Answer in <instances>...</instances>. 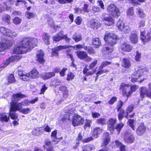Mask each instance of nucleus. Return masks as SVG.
<instances>
[{
    "instance_id": "obj_1",
    "label": "nucleus",
    "mask_w": 151,
    "mask_h": 151,
    "mask_svg": "<svg viewBox=\"0 0 151 151\" xmlns=\"http://www.w3.org/2000/svg\"><path fill=\"white\" fill-rule=\"evenodd\" d=\"M37 42V40L36 38L24 37L20 42V45L14 48L13 52L17 54L27 52L29 49L34 47L36 46Z\"/></svg>"
},
{
    "instance_id": "obj_2",
    "label": "nucleus",
    "mask_w": 151,
    "mask_h": 151,
    "mask_svg": "<svg viewBox=\"0 0 151 151\" xmlns=\"http://www.w3.org/2000/svg\"><path fill=\"white\" fill-rule=\"evenodd\" d=\"M104 39L106 44V45L107 46H105V48L106 51H109L106 53H109L113 51L112 46L116 43L117 37L114 34L106 31L105 33Z\"/></svg>"
},
{
    "instance_id": "obj_3",
    "label": "nucleus",
    "mask_w": 151,
    "mask_h": 151,
    "mask_svg": "<svg viewBox=\"0 0 151 151\" xmlns=\"http://www.w3.org/2000/svg\"><path fill=\"white\" fill-rule=\"evenodd\" d=\"M26 95L22 93L21 92L14 94L12 97L14 99V100H13L11 103V107L10 109H11L12 111H20L22 109L21 108L23 107L20 103L17 104V102L15 101V100H18L19 98H23L26 97Z\"/></svg>"
},
{
    "instance_id": "obj_4",
    "label": "nucleus",
    "mask_w": 151,
    "mask_h": 151,
    "mask_svg": "<svg viewBox=\"0 0 151 151\" xmlns=\"http://www.w3.org/2000/svg\"><path fill=\"white\" fill-rule=\"evenodd\" d=\"M97 60H95L92 63L89 65V69H88L86 66L84 68L83 70V73L86 76H91L96 72L95 69L92 70L90 71V70L94 68L97 64Z\"/></svg>"
},
{
    "instance_id": "obj_5",
    "label": "nucleus",
    "mask_w": 151,
    "mask_h": 151,
    "mask_svg": "<svg viewBox=\"0 0 151 151\" xmlns=\"http://www.w3.org/2000/svg\"><path fill=\"white\" fill-rule=\"evenodd\" d=\"M84 119L81 116L79 115L75 114L72 119V124L74 127L78 125H81L84 123Z\"/></svg>"
},
{
    "instance_id": "obj_6",
    "label": "nucleus",
    "mask_w": 151,
    "mask_h": 151,
    "mask_svg": "<svg viewBox=\"0 0 151 151\" xmlns=\"http://www.w3.org/2000/svg\"><path fill=\"white\" fill-rule=\"evenodd\" d=\"M12 44V42L9 40L4 38L0 40V52L3 51L4 49L8 48Z\"/></svg>"
},
{
    "instance_id": "obj_7",
    "label": "nucleus",
    "mask_w": 151,
    "mask_h": 151,
    "mask_svg": "<svg viewBox=\"0 0 151 151\" xmlns=\"http://www.w3.org/2000/svg\"><path fill=\"white\" fill-rule=\"evenodd\" d=\"M107 11L110 14L113 16H118L120 12L116 6L113 4H111L107 8Z\"/></svg>"
},
{
    "instance_id": "obj_8",
    "label": "nucleus",
    "mask_w": 151,
    "mask_h": 151,
    "mask_svg": "<svg viewBox=\"0 0 151 151\" xmlns=\"http://www.w3.org/2000/svg\"><path fill=\"white\" fill-rule=\"evenodd\" d=\"M145 70L144 69H140L135 71L132 76L131 81L133 83L138 81V78L143 75Z\"/></svg>"
},
{
    "instance_id": "obj_9",
    "label": "nucleus",
    "mask_w": 151,
    "mask_h": 151,
    "mask_svg": "<svg viewBox=\"0 0 151 151\" xmlns=\"http://www.w3.org/2000/svg\"><path fill=\"white\" fill-rule=\"evenodd\" d=\"M131 132V131L130 130H127L125 132L124 140L127 143H132L134 141V137Z\"/></svg>"
},
{
    "instance_id": "obj_10",
    "label": "nucleus",
    "mask_w": 151,
    "mask_h": 151,
    "mask_svg": "<svg viewBox=\"0 0 151 151\" xmlns=\"http://www.w3.org/2000/svg\"><path fill=\"white\" fill-rule=\"evenodd\" d=\"M120 89L122 90L124 95L128 97L131 94V91L129 90L130 87L128 85L123 83L120 86Z\"/></svg>"
},
{
    "instance_id": "obj_11",
    "label": "nucleus",
    "mask_w": 151,
    "mask_h": 151,
    "mask_svg": "<svg viewBox=\"0 0 151 151\" xmlns=\"http://www.w3.org/2000/svg\"><path fill=\"white\" fill-rule=\"evenodd\" d=\"M54 41L58 42L62 39H64L66 41L68 42L70 39L68 38L66 35H64L62 32L58 33L52 37Z\"/></svg>"
},
{
    "instance_id": "obj_12",
    "label": "nucleus",
    "mask_w": 151,
    "mask_h": 151,
    "mask_svg": "<svg viewBox=\"0 0 151 151\" xmlns=\"http://www.w3.org/2000/svg\"><path fill=\"white\" fill-rule=\"evenodd\" d=\"M102 20L106 25L109 26L112 25L114 23V21L112 16L109 15H105Z\"/></svg>"
},
{
    "instance_id": "obj_13",
    "label": "nucleus",
    "mask_w": 151,
    "mask_h": 151,
    "mask_svg": "<svg viewBox=\"0 0 151 151\" xmlns=\"http://www.w3.org/2000/svg\"><path fill=\"white\" fill-rule=\"evenodd\" d=\"M140 95L141 97L144 98L145 96L151 98V92L149 91L146 87L143 86L141 87L140 89Z\"/></svg>"
},
{
    "instance_id": "obj_14",
    "label": "nucleus",
    "mask_w": 151,
    "mask_h": 151,
    "mask_svg": "<svg viewBox=\"0 0 151 151\" xmlns=\"http://www.w3.org/2000/svg\"><path fill=\"white\" fill-rule=\"evenodd\" d=\"M88 25L91 28L95 29L101 26V24L98 21L92 19L89 22Z\"/></svg>"
},
{
    "instance_id": "obj_15",
    "label": "nucleus",
    "mask_w": 151,
    "mask_h": 151,
    "mask_svg": "<svg viewBox=\"0 0 151 151\" xmlns=\"http://www.w3.org/2000/svg\"><path fill=\"white\" fill-rule=\"evenodd\" d=\"M117 122V120L111 118L109 119L108 126L111 132L113 133L114 128V125Z\"/></svg>"
},
{
    "instance_id": "obj_16",
    "label": "nucleus",
    "mask_w": 151,
    "mask_h": 151,
    "mask_svg": "<svg viewBox=\"0 0 151 151\" xmlns=\"http://www.w3.org/2000/svg\"><path fill=\"white\" fill-rule=\"evenodd\" d=\"M68 48V46H59L55 47L52 50V55L53 56H56L58 55V52L61 50L65 49Z\"/></svg>"
},
{
    "instance_id": "obj_17",
    "label": "nucleus",
    "mask_w": 151,
    "mask_h": 151,
    "mask_svg": "<svg viewBox=\"0 0 151 151\" xmlns=\"http://www.w3.org/2000/svg\"><path fill=\"white\" fill-rule=\"evenodd\" d=\"M104 137L102 142L103 145L106 146L110 142V137L108 132H105L103 134Z\"/></svg>"
},
{
    "instance_id": "obj_18",
    "label": "nucleus",
    "mask_w": 151,
    "mask_h": 151,
    "mask_svg": "<svg viewBox=\"0 0 151 151\" xmlns=\"http://www.w3.org/2000/svg\"><path fill=\"white\" fill-rule=\"evenodd\" d=\"M145 130V127L144 125L143 124H141L137 129L136 132L138 135H141L144 133Z\"/></svg>"
},
{
    "instance_id": "obj_19",
    "label": "nucleus",
    "mask_w": 151,
    "mask_h": 151,
    "mask_svg": "<svg viewBox=\"0 0 151 151\" xmlns=\"http://www.w3.org/2000/svg\"><path fill=\"white\" fill-rule=\"evenodd\" d=\"M44 53L42 50H39L37 54V60L40 63H42L44 62L43 58Z\"/></svg>"
},
{
    "instance_id": "obj_20",
    "label": "nucleus",
    "mask_w": 151,
    "mask_h": 151,
    "mask_svg": "<svg viewBox=\"0 0 151 151\" xmlns=\"http://www.w3.org/2000/svg\"><path fill=\"white\" fill-rule=\"evenodd\" d=\"M122 50L126 52H130L132 49V47L129 44L124 43L121 45Z\"/></svg>"
},
{
    "instance_id": "obj_21",
    "label": "nucleus",
    "mask_w": 151,
    "mask_h": 151,
    "mask_svg": "<svg viewBox=\"0 0 151 151\" xmlns=\"http://www.w3.org/2000/svg\"><path fill=\"white\" fill-rule=\"evenodd\" d=\"M42 38L45 44L48 45L50 44V36L49 34L44 33L42 35Z\"/></svg>"
},
{
    "instance_id": "obj_22",
    "label": "nucleus",
    "mask_w": 151,
    "mask_h": 151,
    "mask_svg": "<svg viewBox=\"0 0 151 151\" xmlns=\"http://www.w3.org/2000/svg\"><path fill=\"white\" fill-rule=\"evenodd\" d=\"M87 53L84 51H78L76 52V55L81 60H84L87 56Z\"/></svg>"
},
{
    "instance_id": "obj_23",
    "label": "nucleus",
    "mask_w": 151,
    "mask_h": 151,
    "mask_svg": "<svg viewBox=\"0 0 151 151\" xmlns=\"http://www.w3.org/2000/svg\"><path fill=\"white\" fill-rule=\"evenodd\" d=\"M55 73L54 72L46 73L42 74V77L44 80H46L55 76Z\"/></svg>"
},
{
    "instance_id": "obj_24",
    "label": "nucleus",
    "mask_w": 151,
    "mask_h": 151,
    "mask_svg": "<svg viewBox=\"0 0 151 151\" xmlns=\"http://www.w3.org/2000/svg\"><path fill=\"white\" fill-rule=\"evenodd\" d=\"M102 129L100 127H96L93 130L92 136L95 138H96L98 137V135L102 132Z\"/></svg>"
},
{
    "instance_id": "obj_25",
    "label": "nucleus",
    "mask_w": 151,
    "mask_h": 151,
    "mask_svg": "<svg viewBox=\"0 0 151 151\" xmlns=\"http://www.w3.org/2000/svg\"><path fill=\"white\" fill-rule=\"evenodd\" d=\"M9 115L8 116L5 113H0V120L1 122H7L9 119Z\"/></svg>"
},
{
    "instance_id": "obj_26",
    "label": "nucleus",
    "mask_w": 151,
    "mask_h": 151,
    "mask_svg": "<svg viewBox=\"0 0 151 151\" xmlns=\"http://www.w3.org/2000/svg\"><path fill=\"white\" fill-rule=\"evenodd\" d=\"M92 45L94 47L98 48L101 45V43L100 40L98 38H96L93 39Z\"/></svg>"
},
{
    "instance_id": "obj_27",
    "label": "nucleus",
    "mask_w": 151,
    "mask_h": 151,
    "mask_svg": "<svg viewBox=\"0 0 151 151\" xmlns=\"http://www.w3.org/2000/svg\"><path fill=\"white\" fill-rule=\"evenodd\" d=\"M59 89L63 93V95L64 97L66 98L68 95V91L67 88L63 86H61L59 88Z\"/></svg>"
},
{
    "instance_id": "obj_28",
    "label": "nucleus",
    "mask_w": 151,
    "mask_h": 151,
    "mask_svg": "<svg viewBox=\"0 0 151 151\" xmlns=\"http://www.w3.org/2000/svg\"><path fill=\"white\" fill-rule=\"evenodd\" d=\"M130 40L133 43H136L137 42L138 37L135 33H132L129 36Z\"/></svg>"
},
{
    "instance_id": "obj_29",
    "label": "nucleus",
    "mask_w": 151,
    "mask_h": 151,
    "mask_svg": "<svg viewBox=\"0 0 151 151\" xmlns=\"http://www.w3.org/2000/svg\"><path fill=\"white\" fill-rule=\"evenodd\" d=\"M72 38L76 42H78L81 41L82 39L81 35L78 33H75L73 34Z\"/></svg>"
},
{
    "instance_id": "obj_30",
    "label": "nucleus",
    "mask_w": 151,
    "mask_h": 151,
    "mask_svg": "<svg viewBox=\"0 0 151 151\" xmlns=\"http://www.w3.org/2000/svg\"><path fill=\"white\" fill-rule=\"evenodd\" d=\"M136 13L141 18L145 17L146 15L144 12L143 9L140 8H138L136 9Z\"/></svg>"
},
{
    "instance_id": "obj_31",
    "label": "nucleus",
    "mask_w": 151,
    "mask_h": 151,
    "mask_svg": "<svg viewBox=\"0 0 151 151\" xmlns=\"http://www.w3.org/2000/svg\"><path fill=\"white\" fill-rule=\"evenodd\" d=\"M15 111H12L11 109H9V116L13 119H16L18 118V114L15 113Z\"/></svg>"
},
{
    "instance_id": "obj_32",
    "label": "nucleus",
    "mask_w": 151,
    "mask_h": 151,
    "mask_svg": "<svg viewBox=\"0 0 151 151\" xmlns=\"http://www.w3.org/2000/svg\"><path fill=\"white\" fill-rule=\"evenodd\" d=\"M123 65L125 68H128L130 66V62L129 60L127 58L123 59L122 62Z\"/></svg>"
},
{
    "instance_id": "obj_33",
    "label": "nucleus",
    "mask_w": 151,
    "mask_h": 151,
    "mask_svg": "<svg viewBox=\"0 0 151 151\" xmlns=\"http://www.w3.org/2000/svg\"><path fill=\"white\" fill-rule=\"evenodd\" d=\"M29 73L30 75V77L33 78H37L38 77V72L36 69H33Z\"/></svg>"
},
{
    "instance_id": "obj_34",
    "label": "nucleus",
    "mask_w": 151,
    "mask_h": 151,
    "mask_svg": "<svg viewBox=\"0 0 151 151\" xmlns=\"http://www.w3.org/2000/svg\"><path fill=\"white\" fill-rule=\"evenodd\" d=\"M141 40L143 42H147L151 40V32H148L145 36V37L141 38Z\"/></svg>"
},
{
    "instance_id": "obj_35",
    "label": "nucleus",
    "mask_w": 151,
    "mask_h": 151,
    "mask_svg": "<svg viewBox=\"0 0 151 151\" xmlns=\"http://www.w3.org/2000/svg\"><path fill=\"white\" fill-rule=\"evenodd\" d=\"M43 132L42 129H40L39 128L34 129L32 132V134L35 135H38L41 134Z\"/></svg>"
},
{
    "instance_id": "obj_36",
    "label": "nucleus",
    "mask_w": 151,
    "mask_h": 151,
    "mask_svg": "<svg viewBox=\"0 0 151 151\" xmlns=\"http://www.w3.org/2000/svg\"><path fill=\"white\" fill-rule=\"evenodd\" d=\"M124 125L123 123L120 122L118 124H117L114 127V129L117 130V133L119 134L120 131L124 126Z\"/></svg>"
},
{
    "instance_id": "obj_37",
    "label": "nucleus",
    "mask_w": 151,
    "mask_h": 151,
    "mask_svg": "<svg viewBox=\"0 0 151 151\" xmlns=\"http://www.w3.org/2000/svg\"><path fill=\"white\" fill-rule=\"evenodd\" d=\"M10 30L4 27H0V32L5 36H7L9 32H10Z\"/></svg>"
},
{
    "instance_id": "obj_38",
    "label": "nucleus",
    "mask_w": 151,
    "mask_h": 151,
    "mask_svg": "<svg viewBox=\"0 0 151 151\" xmlns=\"http://www.w3.org/2000/svg\"><path fill=\"white\" fill-rule=\"evenodd\" d=\"M124 26L123 20L122 19H119L117 22V26L119 29L121 30Z\"/></svg>"
},
{
    "instance_id": "obj_39",
    "label": "nucleus",
    "mask_w": 151,
    "mask_h": 151,
    "mask_svg": "<svg viewBox=\"0 0 151 151\" xmlns=\"http://www.w3.org/2000/svg\"><path fill=\"white\" fill-rule=\"evenodd\" d=\"M84 50L87 51L88 54H92L94 53V50L93 48L88 46H86L84 47Z\"/></svg>"
},
{
    "instance_id": "obj_40",
    "label": "nucleus",
    "mask_w": 151,
    "mask_h": 151,
    "mask_svg": "<svg viewBox=\"0 0 151 151\" xmlns=\"http://www.w3.org/2000/svg\"><path fill=\"white\" fill-rule=\"evenodd\" d=\"M7 80L8 81V84H9L11 83H14L15 81L14 76L13 74H11L10 75L8 78Z\"/></svg>"
},
{
    "instance_id": "obj_41",
    "label": "nucleus",
    "mask_w": 151,
    "mask_h": 151,
    "mask_svg": "<svg viewBox=\"0 0 151 151\" xmlns=\"http://www.w3.org/2000/svg\"><path fill=\"white\" fill-rule=\"evenodd\" d=\"M134 109V106L133 105H130L128 106L126 110L127 114L125 116L127 118H128V114H129V113H130Z\"/></svg>"
},
{
    "instance_id": "obj_42",
    "label": "nucleus",
    "mask_w": 151,
    "mask_h": 151,
    "mask_svg": "<svg viewBox=\"0 0 151 151\" xmlns=\"http://www.w3.org/2000/svg\"><path fill=\"white\" fill-rule=\"evenodd\" d=\"M22 21V19L19 17H16L13 19V23L16 25L19 24Z\"/></svg>"
},
{
    "instance_id": "obj_43",
    "label": "nucleus",
    "mask_w": 151,
    "mask_h": 151,
    "mask_svg": "<svg viewBox=\"0 0 151 151\" xmlns=\"http://www.w3.org/2000/svg\"><path fill=\"white\" fill-rule=\"evenodd\" d=\"M27 3V2L23 0H17L15 1V5L16 6H19L20 5H22L23 4L24 5H26Z\"/></svg>"
},
{
    "instance_id": "obj_44",
    "label": "nucleus",
    "mask_w": 151,
    "mask_h": 151,
    "mask_svg": "<svg viewBox=\"0 0 151 151\" xmlns=\"http://www.w3.org/2000/svg\"><path fill=\"white\" fill-rule=\"evenodd\" d=\"M35 13L30 12H26L25 13V16L28 19H31L33 18L35 16Z\"/></svg>"
},
{
    "instance_id": "obj_45",
    "label": "nucleus",
    "mask_w": 151,
    "mask_h": 151,
    "mask_svg": "<svg viewBox=\"0 0 151 151\" xmlns=\"http://www.w3.org/2000/svg\"><path fill=\"white\" fill-rule=\"evenodd\" d=\"M106 120L104 118H100L97 119L96 123L99 124L103 125L106 123Z\"/></svg>"
},
{
    "instance_id": "obj_46",
    "label": "nucleus",
    "mask_w": 151,
    "mask_h": 151,
    "mask_svg": "<svg viewBox=\"0 0 151 151\" xmlns=\"http://www.w3.org/2000/svg\"><path fill=\"white\" fill-rule=\"evenodd\" d=\"M125 33H129L130 31V29L128 26H124L121 30Z\"/></svg>"
},
{
    "instance_id": "obj_47",
    "label": "nucleus",
    "mask_w": 151,
    "mask_h": 151,
    "mask_svg": "<svg viewBox=\"0 0 151 151\" xmlns=\"http://www.w3.org/2000/svg\"><path fill=\"white\" fill-rule=\"evenodd\" d=\"M29 77H30V74L29 73H27L25 74H23L20 77V78L23 81H27Z\"/></svg>"
},
{
    "instance_id": "obj_48",
    "label": "nucleus",
    "mask_w": 151,
    "mask_h": 151,
    "mask_svg": "<svg viewBox=\"0 0 151 151\" xmlns=\"http://www.w3.org/2000/svg\"><path fill=\"white\" fill-rule=\"evenodd\" d=\"M124 111L123 110H121L118 114L119 120L121 121L124 117Z\"/></svg>"
},
{
    "instance_id": "obj_49",
    "label": "nucleus",
    "mask_w": 151,
    "mask_h": 151,
    "mask_svg": "<svg viewBox=\"0 0 151 151\" xmlns=\"http://www.w3.org/2000/svg\"><path fill=\"white\" fill-rule=\"evenodd\" d=\"M17 34L15 32L12 31L10 30V32H9L7 36L13 38L17 36Z\"/></svg>"
},
{
    "instance_id": "obj_50",
    "label": "nucleus",
    "mask_w": 151,
    "mask_h": 151,
    "mask_svg": "<svg viewBox=\"0 0 151 151\" xmlns=\"http://www.w3.org/2000/svg\"><path fill=\"white\" fill-rule=\"evenodd\" d=\"M13 62L14 61H17L20 59L21 56L19 55H12L10 57Z\"/></svg>"
},
{
    "instance_id": "obj_51",
    "label": "nucleus",
    "mask_w": 151,
    "mask_h": 151,
    "mask_svg": "<svg viewBox=\"0 0 151 151\" xmlns=\"http://www.w3.org/2000/svg\"><path fill=\"white\" fill-rule=\"evenodd\" d=\"M57 132L56 130H55L53 131L51 133V137L52 139V141H53L55 142L56 141L57 137L56 134Z\"/></svg>"
},
{
    "instance_id": "obj_52",
    "label": "nucleus",
    "mask_w": 151,
    "mask_h": 151,
    "mask_svg": "<svg viewBox=\"0 0 151 151\" xmlns=\"http://www.w3.org/2000/svg\"><path fill=\"white\" fill-rule=\"evenodd\" d=\"M75 76L73 73L70 72L67 75L66 79L68 81L72 80L74 78Z\"/></svg>"
},
{
    "instance_id": "obj_53",
    "label": "nucleus",
    "mask_w": 151,
    "mask_h": 151,
    "mask_svg": "<svg viewBox=\"0 0 151 151\" xmlns=\"http://www.w3.org/2000/svg\"><path fill=\"white\" fill-rule=\"evenodd\" d=\"M45 145H44L43 147L44 148H49L51 146V142L49 140H47L45 141Z\"/></svg>"
},
{
    "instance_id": "obj_54",
    "label": "nucleus",
    "mask_w": 151,
    "mask_h": 151,
    "mask_svg": "<svg viewBox=\"0 0 151 151\" xmlns=\"http://www.w3.org/2000/svg\"><path fill=\"white\" fill-rule=\"evenodd\" d=\"M7 6L6 3H3L0 5V13L4 11L6 8Z\"/></svg>"
},
{
    "instance_id": "obj_55",
    "label": "nucleus",
    "mask_w": 151,
    "mask_h": 151,
    "mask_svg": "<svg viewBox=\"0 0 151 151\" xmlns=\"http://www.w3.org/2000/svg\"><path fill=\"white\" fill-rule=\"evenodd\" d=\"M2 18L5 22L8 23L10 21V17L9 15L6 14L3 16Z\"/></svg>"
},
{
    "instance_id": "obj_56",
    "label": "nucleus",
    "mask_w": 151,
    "mask_h": 151,
    "mask_svg": "<svg viewBox=\"0 0 151 151\" xmlns=\"http://www.w3.org/2000/svg\"><path fill=\"white\" fill-rule=\"evenodd\" d=\"M62 83L61 81L58 79H55L52 82V84L55 86L60 85Z\"/></svg>"
},
{
    "instance_id": "obj_57",
    "label": "nucleus",
    "mask_w": 151,
    "mask_h": 151,
    "mask_svg": "<svg viewBox=\"0 0 151 151\" xmlns=\"http://www.w3.org/2000/svg\"><path fill=\"white\" fill-rule=\"evenodd\" d=\"M123 102L121 101H119L118 102L117 107V111L118 112H119V111H120L121 110H122L121 109L122 106L123 105Z\"/></svg>"
},
{
    "instance_id": "obj_58",
    "label": "nucleus",
    "mask_w": 151,
    "mask_h": 151,
    "mask_svg": "<svg viewBox=\"0 0 151 151\" xmlns=\"http://www.w3.org/2000/svg\"><path fill=\"white\" fill-rule=\"evenodd\" d=\"M30 109L29 108H26L22 109L20 111V112L24 114H27L30 111Z\"/></svg>"
},
{
    "instance_id": "obj_59",
    "label": "nucleus",
    "mask_w": 151,
    "mask_h": 151,
    "mask_svg": "<svg viewBox=\"0 0 151 151\" xmlns=\"http://www.w3.org/2000/svg\"><path fill=\"white\" fill-rule=\"evenodd\" d=\"M91 123L92 121L91 120L89 119H86V120L85 124L84 126L85 129H86V127H90Z\"/></svg>"
},
{
    "instance_id": "obj_60",
    "label": "nucleus",
    "mask_w": 151,
    "mask_h": 151,
    "mask_svg": "<svg viewBox=\"0 0 151 151\" xmlns=\"http://www.w3.org/2000/svg\"><path fill=\"white\" fill-rule=\"evenodd\" d=\"M13 62L10 57L7 58L6 60L4 62V65L6 66L8 65L11 62Z\"/></svg>"
},
{
    "instance_id": "obj_61",
    "label": "nucleus",
    "mask_w": 151,
    "mask_h": 151,
    "mask_svg": "<svg viewBox=\"0 0 151 151\" xmlns=\"http://www.w3.org/2000/svg\"><path fill=\"white\" fill-rule=\"evenodd\" d=\"M103 68H101L100 66L99 67V71L96 73V74L100 75L103 74L104 73H105L107 72H108V70H104L103 69Z\"/></svg>"
},
{
    "instance_id": "obj_62",
    "label": "nucleus",
    "mask_w": 151,
    "mask_h": 151,
    "mask_svg": "<svg viewBox=\"0 0 151 151\" xmlns=\"http://www.w3.org/2000/svg\"><path fill=\"white\" fill-rule=\"evenodd\" d=\"M141 53H139L138 51L136 52V55L135 56V59L136 61H138L141 58Z\"/></svg>"
},
{
    "instance_id": "obj_63",
    "label": "nucleus",
    "mask_w": 151,
    "mask_h": 151,
    "mask_svg": "<svg viewBox=\"0 0 151 151\" xmlns=\"http://www.w3.org/2000/svg\"><path fill=\"white\" fill-rule=\"evenodd\" d=\"M111 63V62H108L107 61H105L103 62L101 64L100 66L101 68H103L104 67H106L107 65L110 64Z\"/></svg>"
},
{
    "instance_id": "obj_64",
    "label": "nucleus",
    "mask_w": 151,
    "mask_h": 151,
    "mask_svg": "<svg viewBox=\"0 0 151 151\" xmlns=\"http://www.w3.org/2000/svg\"><path fill=\"white\" fill-rule=\"evenodd\" d=\"M138 86L136 85H132L130 88V91L131 92V94L132 92L135 91L138 88Z\"/></svg>"
}]
</instances>
